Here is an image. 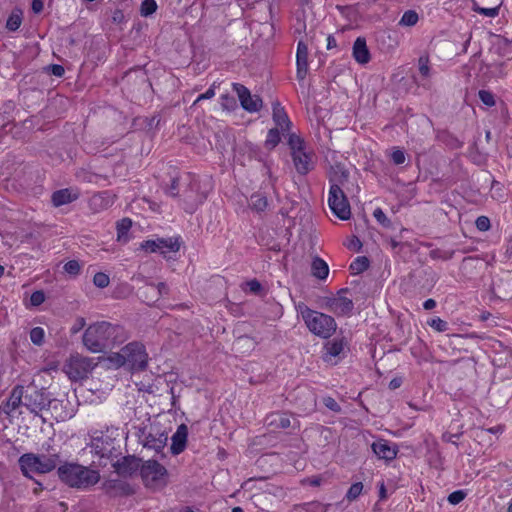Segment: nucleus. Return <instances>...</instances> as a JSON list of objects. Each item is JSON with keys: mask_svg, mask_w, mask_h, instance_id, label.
Here are the masks:
<instances>
[{"mask_svg": "<svg viewBox=\"0 0 512 512\" xmlns=\"http://www.w3.org/2000/svg\"><path fill=\"white\" fill-rule=\"evenodd\" d=\"M233 91L236 92L241 106L248 112H257L262 107V99L258 95H251L247 87L240 83L233 84Z\"/></svg>", "mask_w": 512, "mask_h": 512, "instance_id": "obj_12", "label": "nucleus"}, {"mask_svg": "<svg viewBox=\"0 0 512 512\" xmlns=\"http://www.w3.org/2000/svg\"><path fill=\"white\" fill-rule=\"evenodd\" d=\"M43 2L41 0H33L32 1V10L34 13H40L43 10Z\"/></svg>", "mask_w": 512, "mask_h": 512, "instance_id": "obj_64", "label": "nucleus"}, {"mask_svg": "<svg viewBox=\"0 0 512 512\" xmlns=\"http://www.w3.org/2000/svg\"><path fill=\"white\" fill-rule=\"evenodd\" d=\"M57 474L65 485L79 490H86L100 480L97 470L73 462L61 464L57 469Z\"/></svg>", "mask_w": 512, "mask_h": 512, "instance_id": "obj_2", "label": "nucleus"}, {"mask_svg": "<svg viewBox=\"0 0 512 512\" xmlns=\"http://www.w3.org/2000/svg\"><path fill=\"white\" fill-rule=\"evenodd\" d=\"M250 292L257 294L262 289L261 284L256 279L250 280L246 283Z\"/></svg>", "mask_w": 512, "mask_h": 512, "instance_id": "obj_62", "label": "nucleus"}, {"mask_svg": "<svg viewBox=\"0 0 512 512\" xmlns=\"http://www.w3.org/2000/svg\"><path fill=\"white\" fill-rule=\"evenodd\" d=\"M269 492L261 490L251 496L253 505L261 510H266L273 505V500L270 498Z\"/></svg>", "mask_w": 512, "mask_h": 512, "instance_id": "obj_30", "label": "nucleus"}, {"mask_svg": "<svg viewBox=\"0 0 512 512\" xmlns=\"http://www.w3.org/2000/svg\"><path fill=\"white\" fill-rule=\"evenodd\" d=\"M296 310L301 315L308 330L315 336L329 339L335 333L337 323L332 316L312 310L303 302L296 305Z\"/></svg>", "mask_w": 512, "mask_h": 512, "instance_id": "obj_3", "label": "nucleus"}, {"mask_svg": "<svg viewBox=\"0 0 512 512\" xmlns=\"http://www.w3.org/2000/svg\"><path fill=\"white\" fill-rule=\"evenodd\" d=\"M93 283L98 288H106L110 283V279L107 274L98 272L93 277Z\"/></svg>", "mask_w": 512, "mask_h": 512, "instance_id": "obj_44", "label": "nucleus"}, {"mask_svg": "<svg viewBox=\"0 0 512 512\" xmlns=\"http://www.w3.org/2000/svg\"><path fill=\"white\" fill-rule=\"evenodd\" d=\"M22 23V13L20 10L13 11L7 19L6 28L9 31H16Z\"/></svg>", "mask_w": 512, "mask_h": 512, "instance_id": "obj_35", "label": "nucleus"}, {"mask_svg": "<svg viewBox=\"0 0 512 512\" xmlns=\"http://www.w3.org/2000/svg\"><path fill=\"white\" fill-rule=\"evenodd\" d=\"M346 346H347V342L345 341L344 337L334 338L331 341H327L324 344V350H325L324 359L327 360L328 358L339 356L344 351V348Z\"/></svg>", "mask_w": 512, "mask_h": 512, "instance_id": "obj_26", "label": "nucleus"}, {"mask_svg": "<svg viewBox=\"0 0 512 512\" xmlns=\"http://www.w3.org/2000/svg\"><path fill=\"white\" fill-rule=\"evenodd\" d=\"M478 95H479V99L486 106L492 107L495 105L494 95L490 91L480 90Z\"/></svg>", "mask_w": 512, "mask_h": 512, "instance_id": "obj_51", "label": "nucleus"}, {"mask_svg": "<svg viewBox=\"0 0 512 512\" xmlns=\"http://www.w3.org/2000/svg\"><path fill=\"white\" fill-rule=\"evenodd\" d=\"M292 160L296 171L301 175L308 174L314 169V153L311 150H303L301 152L291 153Z\"/></svg>", "mask_w": 512, "mask_h": 512, "instance_id": "obj_13", "label": "nucleus"}, {"mask_svg": "<svg viewBox=\"0 0 512 512\" xmlns=\"http://www.w3.org/2000/svg\"><path fill=\"white\" fill-rule=\"evenodd\" d=\"M349 248L359 251L362 247V243L357 237H353L348 245Z\"/></svg>", "mask_w": 512, "mask_h": 512, "instance_id": "obj_63", "label": "nucleus"}, {"mask_svg": "<svg viewBox=\"0 0 512 512\" xmlns=\"http://www.w3.org/2000/svg\"><path fill=\"white\" fill-rule=\"evenodd\" d=\"M418 19V14L414 10H408L402 15L399 24L402 26H414Z\"/></svg>", "mask_w": 512, "mask_h": 512, "instance_id": "obj_38", "label": "nucleus"}, {"mask_svg": "<svg viewBox=\"0 0 512 512\" xmlns=\"http://www.w3.org/2000/svg\"><path fill=\"white\" fill-rule=\"evenodd\" d=\"M280 140H281V138H280V133H279L278 128H272L268 131L267 138L265 141V146L268 149H273L274 147H276L278 145Z\"/></svg>", "mask_w": 512, "mask_h": 512, "instance_id": "obj_37", "label": "nucleus"}, {"mask_svg": "<svg viewBox=\"0 0 512 512\" xmlns=\"http://www.w3.org/2000/svg\"><path fill=\"white\" fill-rule=\"evenodd\" d=\"M330 505L323 504L318 501H313L305 504L307 512H326Z\"/></svg>", "mask_w": 512, "mask_h": 512, "instance_id": "obj_45", "label": "nucleus"}, {"mask_svg": "<svg viewBox=\"0 0 512 512\" xmlns=\"http://www.w3.org/2000/svg\"><path fill=\"white\" fill-rule=\"evenodd\" d=\"M155 286L157 288V292H159L157 295V301L161 297L167 296L169 294V287L165 282H159L158 284H155Z\"/></svg>", "mask_w": 512, "mask_h": 512, "instance_id": "obj_58", "label": "nucleus"}, {"mask_svg": "<svg viewBox=\"0 0 512 512\" xmlns=\"http://www.w3.org/2000/svg\"><path fill=\"white\" fill-rule=\"evenodd\" d=\"M349 172L341 163H336L331 166L329 171L330 186L344 187L348 181Z\"/></svg>", "mask_w": 512, "mask_h": 512, "instance_id": "obj_23", "label": "nucleus"}, {"mask_svg": "<svg viewBox=\"0 0 512 512\" xmlns=\"http://www.w3.org/2000/svg\"><path fill=\"white\" fill-rule=\"evenodd\" d=\"M466 496L467 493L464 490H456L449 494L448 502L452 505H457L462 502Z\"/></svg>", "mask_w": 512, "mask_h": 512, "instance_id": "obj_49", "label": "nucleus"}, {"mask_svg": "<svg viewBox=\"0 0 512 512\" xmlns=\"http://www.w3.org/2000/svg\"><path fill=\"white\" fill-rule=\"evenodd\" d=\"M475 225L479 231H488L491 227L490 219L486 216H479L475 221Z\"/></svg>", "mask_w": 512, "mask_h": 512, "instance_id": "obj_53", "label": "nucleus"}, {"mask_svg": "<svg viewBox=\"0 0 512 512\" xmlns=\"http://www.w3.org/2000/svg\"><path fill=\"white\" fill-rule=\"evenodd\" d=\"M311 274L319 280H325L329 274L328 264L320 257H314L311 263Z\"/></svg>", "mask_w": 512, "mask_h": 512, "instance_id": "obj_28", "label": "nucleus"}, {"mask_svg": "<svg viewBox=\"0 0 512 512\" xmlns=\"http://www.w3.org/2000/svg\"><path fill=\"white\" fill-rule=\"evenodd\" d=\"M157 10V3L155 0H143L140 6V14L143 17H148L155 13Z\"/></svg>", "mask_w": 512, "mask_h": 512, "instance_id": "obj_39", "label": "nucleus"}, {"mask_svg": "<svg viewBox=\"0 0 512 512\" xmlns=\"http://www.w3.org/2000/svg\"><path fill=\"white\" fill-rule=\"evenodd\" d=\"M31 342L35 345H41L44 339V330L41 327H35L30 331Z\"/></svg>", "mask_w": 512, "mask_h": 512, "instance_id": "obj_47", "label": "nucleus"}, {"mask_svg": "<svg viewBox=\"0 0 512 512\" xmlns=\"http://www.w3.org/2000/svg\"><path fill=\"white\" fill-rule=\"evenodd\" d=\"M183 208L187 213H194L199 205L203 204L207 198L205 192L200 191L199 181L189 176V182L186 189L181 194Z\"/></svg>", "mask_w": 512, "mask_h": 512, "instance_id": "obj_9", "label": "nucleus"}, {"mask_svg": "<svg viewBox=\"0 0 512 512\" xmlns=\"http://www.w3.org/2000/svg\"><path fill=\"white\" fill-rule=\"evenodd\" d=\"M187 436H188V428L185 424H181L178 426L176 432L173 434L171 440V453L173 455H178L181 452L184 451L186 448L187 443Z\"/></svg>", "mask_w": 512, "mask_h": 512, "instance_id": "obj_22", "label": "nucleus"}, {"mask_svg": "<svg viewBox=\"0 0 512 512\" xmlns=\"http://www.w3.org/2000/svg\"><path fill=\"white\" fill-rule=\"evenodd\" d=\"M144 485L152 490H161L168 484V471L156 460L145 461L140 468Z\"/></svg>", "mask_w": 512, "mask_h": 512, "instance_id": "obj_6", "label": "nucleus"}, {"mask_svg": "<svg viewBox=\"0 0 512 512\" xmlns=\"http://www.w3.org/2000/svg\"><path fill=\"white\" fill-rule=\"evenodd\" d=\"M45 301V294L42 290H37L31 294L30 302L33 306H39Z\"/></svg>", "mask_w": 512, "mask_h": 512, "instance_id": "obj_55", "label": "nucleus"}, {"mask_svg": "<svg viewBox=\"0 0 512 512\" xmlns=\"http://www.w3.org/2000/svg\"><path fill=\"white\" fill-rule=\"evenodd\" d=\"M81 265L77 260H70L64 265V271L72 276L80 273Z\"/></svg>", "mask_w": 512, "mask_h": 512, "instance_id": "obj_48", "label": "nucleus"}, {"mask_svg": "<svg viewBox=\"0 0 512 512\" xmlns=\"http://www.w3.org/2000/svg\"><path fill=\"white\" fill-rule=\"evenodd\" d=\"M53 402L54 400L51 399L49 393H47L45 389H39L34 384L24 387L23 406L36 416H38L39 412L42 410L49 408Z\"/></svg>", "mask_w": 512, "mask_h": 512, "instance_id": "obj_7", "label": "nucleus"}, {"mask_svg": "<svg viewBox=\"0 0 512 512\" xmlns=\"http://www.w3.org/2000/svg\"><path fill=\"white\" fill-rule=\"evenodd\" d=\"M296 65V77L299 81H303L308 73V47L302 41L297 45Z\"/></svg>", "mask_w": 512, "mask_h": 512, "instance_id": "obj_20", "label": "nucleus"}, {"mask_svg": "<svg viewBox=\"0 0 512 512\" xmlns=\"http://www.w3.org/2000/svg\"><path fill=\"white\" fill-rule=\"evenodd\" d=\"M141 248L146 252H157L159 251V243L158 240H147L141 244Z\"/></svg>", "mask_w": 512, "mask_h": 512, "instance_id": "obj_56", "label": "nucleus"}, {"mask_svg": "<svg viewBox=\"0 0 512 512\" xmlns=\"http://www.w3.org/2000/svg\"><path fill=\"white\" fill-rule=\"evenodd\" d=\"M111 487L119 489L124 495H131L133 493L132 487L122 481H113Z\"/></svg>", "mask_w": 512, "mask_h": 512, "instance_id": "obj_54", "label": "nucleus"}, {"mask_svg": "<svg viewBox=\"0 0 512 512\" xmlns=\"http://www.w3.org/2000/svg\"><path fill=\"white\" fill-rule=\"evenodd\" d=\"M93 359L76 354L71 355L64 365V372L73 381L81 380L93 370Z\"/></svg>", "mask_w": 512, "mask_h": 512, "instance_id": "obj_8", "label": "nucleus"}, {"mask_svg": "<svg viewBox=\"0 0 512 512\" xmlns=\"http://www.w3.org/2000/svg\"><path fill=\"white\" fill-rule=\"evenodd\" d=\"M215 96V87L212 85L205 93L200 94L197 99L194 102V105L198 102L205 100V99H211Z\"/></svg>", "mask_w": 512, "mask_h": 512, "instance_id": "obj_59", "label": "nucleus"}, {"mask_svg": "<svg viewBox=\"0 0 512 512\" xmlns=\"http://www.w3.org/2000/svg\"><path fill=\"white\" fill-rule=\"evenodd\" d=\"M140 461L141 460L135 456L129 455L122 457L120 460H117L113 464V467L119 475L127 477L133 475L138 469L141 468Z\"/></svg>", "mask_w": 512, "mask_h": 512, "instance_id": "obj_19", "label": "nucleus"}, {"mask_svg": "<svg viewBox=\"0 0 512 512\" xmlns=\"http://www.w3.org/2000/svg\"><path fill=\"white\" fill-rule=\"evenodd\" d=\"M372 451L379 458L385 461H392L396 458L398 448L395 444L385 439H378L371 445Z\"/></svg>", "mask_w": 512, "mask_h": 512, "instance_id": "obj_17", "label": "nucleus"}, {"mask_svg": "<svg viewBox=\"0 0 512 512\" xmlns=\"http://www.w3.org/2000/svg\"><path fill=\"white\" fill-rule=\"evenodd\" d=\"M288 145L291 149V153L301 152L307 149L304 140L294 133L289 135Z\"/></svg>", "mask_w": 512, "mask_h": 512, "instance_id": "obj_34", "label": "nucleus"}, {"mask_svg": "<svg viewBox=\"0 0 512 512\" xmlns=\"http://www.w3.org/2000/svg\"><path fill=\"white\" fill-rule=\"evenodd\" d=\"M267 425L276 429H286L291 425V420L286 413H271L266 418Z\"/></svg>", "mask_w": 512, "mask_h": 512, "instance_id": "obj_27", "label": "nucleus"}, {"mask_svg": "<svg viewBox=\"0 0 512 512\" xmlns=\"http://www.w3.org/2000/svg\"><path fill=\"white\" fill-rule=\"evenodd\" d=\"M328 205L331 211L341 220H348L351 217V208L346 194L342 187L330 186Z\"/></svg>", "mask_w": 512, "mask_h": 512, "instance_id": "obj_10", "label": "nucleus"}, {"mask_svg": "<svg viewBox=\"0 0 512 512\" xmlns=\"http://www.w3.org/2000/svg\"><path fill=\"white\" fill-rule=\"evenodd\" d=\"M132 226V221L129 218H123L117 222V238L118 241H126L127 234Z\"/></svg>", "mask_w": 512, "mask_h": 512, "instance_id": "obj_32", "label": "nucleus"}, {"mask_svg": "<svg viewBox=\"0 0 512 512\" xmlns=\"http://www.w3.org/2000/svg\"><path fill=\"white\" fill-rule=\"evenodd\" d=\"M348 288H342L338 291V297H332L328 299V306L332 311L337 314L349 315L353 308V301L347 297L342 296V294L347 293Z\"/></svg>", "mask_w": 512, "mask_h": 512, "instance_id": "obj_16", "label": "nucleus"}, {"mask_svg": "<svg viewBox=\"0 0 512 512\" xmlns=\"http://www.w3.org/2000/svg\"><path fill=\"white\" fill-rule=\"evenodd\" d=\"M123 328L106 321L91 324L83 334V344L92 353L105 352L120 342Z\"/></svg>", "mask_w": 512, "mask_h": 512, "instance_id": "obj_1", "label": "nucleus"}, {"mask_svg": "<svg viewBox=\"0 0 512 512\" xmlns=\"http://www.w3.org/2000/svg\"><path fill=\"white\" fill-rule=\"evenodd\" d=\"M147 358L144 345L139 342H131L120 352L115 353L111 360L119 367L127 366L130 370L142 371L146 368Z\"/></svg>", "mask_w": 512, "mask_h": 512, "instance_id": "obj_4", "label": "nucleus"}, {"mask_svg": "<svg viewBox=\"0 0 512 512\" xmlns=\"http://www.w3.org/2000/svg\"><path fill=\"white\" fill-rule=\"evenodd\" d=\"M166 193L172 197H176L179 195L177 178L172 179L170 186L166 190Z\"/></svg>", "mask_w": 512, "mask_h": 512, "instance_id": "obj_61", "label": "nucleus"}, {"mask_svg": "<svg viewBox=\"0 0 512 512\" xmlns=\"http://www.w3.org/2000/svg\"><path fill=\"white\" fill-rule=\"evenodd\" d=\"M135 280L143 283L142 287L138 289V297L145 302L147 305H152L157 302V288L154 283L149 282L148 279L143 275H138Z\"/></svg>", "mask_w": 512, "mask_h": 512, "instance_id": "obj_18", "label": "nucleus"}, {"mask_svg": "<svg viewBox=\"0 0 512 512\" xmlns=\"http://www.w3.org/2000/svg\"><path fill=\"white\" fill-rule=\"evenodd\" d=\"M427 324L437 332H445L448 330V323L440 317L432 318Z\"/></svg>", "mask_w": 512, "mask_h": 512, "instance_id": "obj_43", "label": "nucleus"}, {"mask_svg": "<svg viewBox=\"0 0 512 512\" xmlns=\"http://www.w3.org/2000/svg\"><path fill=\"white\" fill-rule=\"evenodd\" d=\"M391 160L395 165L403 164L406 160L404 151L398 147H394L391 153Z\"/></svg>", "mask_w": 512, "mask_h": 512, "instance_id": "obj_50", "label": "nucleus"}, {"mask_svg": "<svg viewBox=\"0 0 512 512\" xmlns=\"http://www.w3.org/2000/svg\"><path fill=\"white\" fill-rule=\"evenodd\" d=\"M373 216L383 227L392 228L393 224L391 220L385 215L381 208H376L373 212Z\"/></svg>", "mask_w": 512, "mask_h": 512, "instance_id": "obj_41", "label": "nucleus"}, {"mask_svg": "<svg viewBox=\"0 0 512 512\" xmlns=\"http://www.w3.org/2000/svg\"><path fill=\"white\" fill-rule=\"evenodd\" d=\"M369 267V260L367 257L365 256H359L357 257L351 264H350V269L354 272V273H362L364 272L365 270H367Z\"/></svg>", "mask_w": 512, "mask_h": 512, "instance_id": "obj_36", "label": "nucleus"}, {"mask_svg": "<svg viewBox=\"0 0 512 512\" xmlns=\"http://www.w3.org/2000/svg\"><path fill=\"white\" fill-rule=\"evenodd\" d=\"M19 466L24 476H28L29 472L40 474L49 473L54 470L60 462L58 453H50L48 455H37L34 453H25L19 458Z\"/></svg>", "mask_w": 512, "mask_h": 512, "instance_id": "obj_5", "label": "nucleus"}, {"mask_svg": "<svg viewBox=\"0 0 512 512\" xmlns=\"http://www.w3.org/2000/svg\"><path fill=\"white\" fill-rule=\"evenodd\" d=\"M493 294L502 300L512 298V272L507 271L492 284Z\"/></svg>", "mask_w": 512, "mask_h": 512, "instance_id": "obj_14", "label": "nucleus"}, {"mask_svg": "<svg viewBox=\"0 0 512 512\" xmlns=\"http://www.w3.org/2000/svg\"><path fill=\"white\" fill-rule=\"evenodd\" d=\"M352 50V55L357 63L364 65L370 61L371 55L365 38L358 37L353 43Z\"/></svg>", "mask_w": 512, "mask_h": 512, "instance_id": "obj_24", "label": "nucleus"}, {"mask_svg": "<svg viewBox=\"0 0 512 512\" xmlns=\"http://www.w3.org/2000/svg\"><path fill=\"white\" fill-rule=\"evenodd\" d=\"M143 446L159 453L164 449L168 441L167 433L159 425H150L147 431H143Z\"/></svg>", "mask_w": 512, "mask_h": 512, "instance_id": "obj_11", "label": "nucleus"}, {"mask_svg": "<svg viewBox=\"0 0 512 512\" xmlns=\"http://www.w3.org/2000/svg\"><path fill=\"white\" fill-rule=\"evenodd\" d=\"M159 252L165 255L167 252H177L180 249L178 238L158 239Z\"/></svg>", "mask_w": 512, "mask_h": 512, "instance_id": "obj_31", "label": "nucleus"}, {"mask_svg": "<svg viewBox=\"0 0 512 512\" xmlns=\"http://www.w3.org/2000/svg\"><path fill=\"white\" fill-rule=\"evenodd\" d=\"M273 121L282 131H288L292 124L284 108L278 101L273 103Z\"/></svg>", "mask_w": 512, "mask_h": 512, "instance_id": "obj_25", "label": "nucleus"}, {"mask_svg": "<svg viewBox=\"0 0 512 512\" xmlns=\"http://www.w3.org/2000/svg\"><path fill=\"white\" fill-rule=\"evenodd\" d=\"M362 490H363L362 482H356V483L352 484L346 493L347 500H349V501L356 500L362 493Z\"/></svg>", "mask_w": 512, "mask_h": 512, "instance_id": "obj_40", "label": "nucleus"}, {"mask_svg": "<svg viewBox=\"0 0 512 512\" xmlns=\"http://www.w3.org/2000/svg\"><path fill=\"white\" fill-rule=\"evenodd\" d=\"M24 402V386L16 385L8 398V400L2 405V411L9 415L12 411L23 405Z\"/></svg>", "mask_w": 512, "mask_h": 512, "instance_id": "obj_21", "label": "nucleus"}, {"mask_svg": "<svg viewBox=\"0 0 512 512\" xmlns=\"http://www.w3.org/2000/svg\"><path fill=\"white\" fill-rule=\"evenodd\" d=\"M91 452L100 457H111L115 450L114 439L108 435L93 437L91 444Z\"/></svg>", "mask_w": 512, "mask_h": 512, "instance_id": "obj_15", "label": "nucleus"}, {"mask_svg": "<svg viewBox=\"0 0 512 512\" xmlns=\"http://www.w3.org/2000/svg\"><path fill=\"white\" fill-rule=\"evenodd\" d=\"M419 71L421 75L425 78L430 75V67H429V57L427 55H423L418 59Z\"/></svg>", "mask_w": 512, "mask_h": 512, "instance_id": "obj_46", "label": "nucleus"}, {"mask_svg": "<svg viewBox=\"0 0 512 512\" xmlns=\"http://www.w3.org/2000/svg\"><path fill=\"white\" fill-rule=\"evenodd\" d=\"M49 72L56 76V77H62L65 73L64 67L59 64H52L48 67Z\"/></svg>", "mask_w": 512, "mask_h": 512, "instance_id": "obj_60", "label": "nucleus"}, {"mask_svg": "<svg viewBox=\"0 0 512 512\" xmlns=\"http://www.w3.org/2000/svg\"><path fill=\"white\" fill-rule=\"evenodd\" d=\"M323 403H324V405H325L329 410H331V411H333V412H340V411H341V406L337 403V401H336L334 398H332V397H330V396L325 397V398L323 399Z\"/></svg>", "mask_w": 512, "mask_h": 512, "instance_id": "obj_57", "label": "nucleus"}, {"mask_svg": "<svg viewBox=\"0 0 512 512\" xmlns=\"http://www.w3.org/2000/svg\"><path fill=\"white\" fill-rule=\"evenodd\" d=\"M267 204V198L261 193H254L250 198V206L257 212L264 211Z\"/></svg>", "mask_w": 512, "mask_h": 512, "instance_id": "obj_33", "label": "nucleus"}, {"mask_svg": "<svg viewBox=\"0 0 512 512\" xmlns=\"http://www.w3.org/2000/svg\"><path fill=\"white\" fill-rule=\"evenodd\" d=\"M77 199L76 194H72L69 189L57 190L52 194L51 200L55 207H59Z\"/></svg>", "mask_w": 512, "mask_h": 512, "instance_id": "obj_29", "label": "nucleus"}, {"mask_svg": "<svg viewBox=\"0 0 512 512\" xmlns=\"http://www.w3.org/2000/svg\"><path fill=\"white\" fill-rule=\"evenodd\" d=\"M477 13L483 15V16H486V17H490V18H494L496 16L499 15V10H500V7L499 6H496V7H492V8H482V7H478V8H475L474 9Z\"/></svg>", "mask_w": 512, "mask_h": 512, "instance_id": "obj_52", "label": "nucleus"}, {"mask_svg": "<svg viewBox=\"0 0 512 512\" xmlns=\"http://www.w3.org/2000/svg\"><path fill=\"white\" fill-rule=\"evenodd\" d=\"M262 490L265 492H269L268 494L272 500L280 499V498L284 497V495H285L283 488L272 485V484H266L265 488Z\"/></svg>", "mask_w": 512, "mask_h": 512, "instance_id": "obj_42", "label": "nucleus"}]
</instances>
